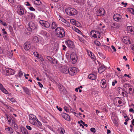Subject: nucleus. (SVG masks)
Here are the masks:
<instances>
[{
  "label": "nucleus",
  "mask_w": 134,
  "mask_h": 134,
  "mask_svg": "<svg viewBox=\"0 0 134 134\" xmlns=\"http://www.w3.org/2000/svg\"><path fill=\"white\" fill-rule=\"evenodd\" d=\"M54 32L56 36L59 38H63L65 35V30L62 27H57L55 29Z\"/></svg>",
  "instance_id": "f257e3e1"
},
{
  "label": "nucleus",
  "mask_w": 134,
  "mask_h": 134,
  "mask_svg": "<svg viewBox=\"0 0 134 134\" xmlns=\"http://www.w3.org/2000/svg\"><path fill=\"white\" fill-rule=\"evenodd\" d=\"M29 27L27 28V29L30 34L32 30H34L37 29L38 28V26L36 23L32 21L30 22L28 24Z\"/></svg>",
  "instance_id": "f03ea898"
},
{
  "label": "nucleus",
  "mask_w": 134,
  "mask_h": 134,
  "mask_svg": "<svg viewBox=\"0 0 134 134\" xmlns=\"http://www.w3.org/2000/svg\"><path fill=\"white\" fill-rule=\"evenodd\" d=\"M66 13L68 15L73 16L76 15L77 13V10L75 9L68 8L65 9Z\"/></svg>",
  "instance_id": "7ed1b4c3"
},
{
  "label": "nucleus",
  "mask_w": 134,
  "mask_h": 134,
  "mask_svg": "<svg viewBox=\"0 0 134 134\" xmlns=\"http://www.w3.org/2000/svg\"><path fill=\"white\" fill-rule=\"evenodd\" d=\"M78 57L76 54L72 53L70 55L71 62L73 64H75L76 62Z\"/></svg>",
  "instance_id": "20e7f679"
},
{
  "label": "nucleus",
  "mask_w": 134,
  "mask_h": 134,
  "mask_svg": "<svg viewBox=\"0 0 134 134\" xmlns=\"http://www.w3.org/2000/svg\"><path fill=\"white\" fill-rule=\"evenodd\" d=\"M77 70V69L75 67H70L69 69L68 73L70 75L73 76L76 73Z\"/></svg>",
  "instance_id": "39448f33"
},
{
  "label": "nucleus",
  "mask_w": 134,
  "mask_h": 134,
  "mask_svg": "<svg viewBox=\"0 0 134 134\" xmlns=\"http://www.w3.org/2000/svg\"><path fill=\"white\" fill-rule=\"evenodd\" d=\"M114 20L116 21L120 22L122 21V16L119 14H115L113 16Z\"/></svg>",
  "instance_id": "423d86ee"
},
{
  "label": "nucleus",
  "mask_w": 134,
  "mask_h": 134,
  "mask_svg": "<svg viewBox=\"0 0 134 134\" xmlns=\"http://www.w3.org/2000/svg\"><path fill=\"white\" fill-rule=\"evenodd\" d=\"M39 23L41 25L46 28H49L50 26V24L47 21L41 20L39 21Z\"/></svg>",
  "instance_id": "0eeeda50"
},
{
  "label": "nucleus",
  "mask_w": 134,
  "mask_h": 134,
  "mask_svg": "<svg viewBox=\"0 0 134 134\" xmlns=\"http://www.w3.org/2000/svg\"><path fill=\"white\" fill-rule=\"evenodd\" d=\"M67 45L68 47L71 48H73L75 47V46L74 44V42L70 40H68L66 41Z\"/></svg>",
  "instance_id": "6e6552de"
},
{
  "label": "nucleus",
  "mask_w": 134,
  "mask_h": 134,
  "mask_svg": "<svg viewBox=\"0 0 134 134\" xmlns=\"http://www.w3.org/2000/svg\"><path fill=\"white\" fill-rule=\"evenodd\" d=\"M61 115L65 120L69 121H70V117L68 114L64 113H62L61 114Z\"/></svg>",
  "instance_id": "1a4fd4ad"
},
{
  "label": "nucleus",
  "mask_w": 134,
  "mask_h": 134,
  "mask_svg": "<svg viewBox=\"0 0 134 134\" xmlns=\"http://www.w3.org/2000/svg\"><path fill=\"white\" fill-rule=\"evenodd\" d=\"M30 43L29 42H26L24 44V48L26 51L29 50L31 47Z\"/></svg>",
  "instance_id": "9d476101"
},
{
  "label": "nucleus",
  "mask_w": 134,
  "mask_h": 134,
  "mask_svg": "<svg viewBox=\"0 0 134 134\" xmlns=\"http://www.w3.org/2000/svg\"><path fill=\"white\" fill-rule=\"evenodd\" d=\"M101 86L103 88H105L107 87V84L106 80L104 79H102L101 81Z\"/></svg>",
  "instance_id": "9b49d317"
},
{
  "label": "nucleus",
  "mask_w": 134,
  "mask_h": 134,
  "mask_svg": "<svg viewBox=\"0 0 134 134\" xmlns=\"http://www.w3.org/2000/svg\"><path fill=\"white\" fill-rule=\"evenodd\" d=\"M69 68L65 66H63L62 67L61 70L63 73L67 74L68 72V70Z\"/></svg>",
  "instance_id": "f8f14e48"
},
{
  "label": "nucleus",
  "mask_w": 134,
  "mask_h": 134,
  "mask_svg": "<svg viewBox=\"0 0 134 134\" xmlns=\"http://www.w3.org/2000/svg\"><path fill=\"white\" fill-rule=\"evenodd\" d=\"M3 106L5 108L9 110L10 112H13L15 111V109L12 108L10 106L6 104H3Z\"/></svg>",
  "instance_id": "ddd939ff"
},
{
  "label": "nucleus",
  "mask_w": 134,
  "mask_h": 134,
  "mask_svg": "<svg viewBox=\"0 0 134 134\" xmlns=\"http://www.w3.org/2000/svg\"><path fill=\"white\" fill-rule=\"evenodd\" d=\"M107 67L103 65H102L98 69V71L99 73H101L105 70Z\"/></svg>",
  "instance_id": "4468645a"
},
{
  "label": "nucleus",
  "mask_w": 134,
  "mask_h": 134,
  "mask_svg": "<svg viewBox=\"0 0 134 134\" xmlns=\"http://www.w3.org/2000/svg\"><path fill=\"white\" fill-rule=\"evenodd\" d=\"M122 40L123 42L125 44L131 43L130 40L128 37H124Z\"/></svg>",
  "instance_id": "2eb2a0df"
},
{
  "label": "nucleus",
  "mask_w": 134,
  "mask_h": 134,
  "mask_svg": "<svg viewBox=\"0 0 134 134\" xmlns=\"http://www.w3.org/2000/svg\"><path fill=\"white\" fill-rule=\"evenodd\" d=\"M29 118V121L31 124L35 126L37 125V123L36 120L33 119H30V118Z\"/></svg>",
  "instance_id": "dca6fc26"
},
{
  "label": "nucleus",
  "mask_w": 134,
  "mask_h": 134,
  "mask_svg": "<svg viewBox=\"0 0 134 134\" xmlns=\"http://www.w3.org/2000/svg\"><path fill=\"white\" fill-rule=\"evenodd\" d=\"M58 24L56 22L53 21L52 23L51 28L52 29H55L58 27Z\"/></svg>",
  "instance_id": "f3484780"
},
{
  "label": "nucleus",
  "mask_w": 134,
  "mask_h": 134,
  "mask_svg": "<svg viewBox=\"0 0 134 134\" xmlns=\"http://www.w3.org/2000/svg\"><path fill=\"white\" fill-rule=\"evenodd\" d=\"M21 132L23 134H29L28 132L27 129L23 127H20Z\"/></svg>",
  "instance_id": "a211bd4d"
},
{
  "label": "nucleus",
  "mask_w": 134,
  "mask_h": 134,
  "mask_svg": "<svg viewBox=\"0 0 134 134\" xmlns=\"http://www.w3.org/2000/svg\"><path fill=\"white\" fill-rule=\"evenodd\" d=\"M24 13V11L23 7H19V8L18 11V13L20 15H23Z\"/></svg>",
  "instance_id": "6ab92c4d"
},
{
  "label": "nucleus",
  "mask_w": 134,
  "mask_h": 134,
  "mask_svg": "<svg viewBox=\"0 0 134 134\" xmlns=\"http://www.w3.org/2000/svg\"><path fill=\"white\" fill-rule=\"evenodd\" d=\"M41 33L42 35L47 38H49L50 37L49 33L46 31H41Z\"/></svg>",
  "instance_id": "aec40b11"
},
{
  "label": "nucleus",
  "mask_w": 134,
  "mask_h": 134,
  "mask_svg": "<svg viewBox=\"0 0 134 134\" xmlns=\"http://www.w3.org/2000/svg\"><path fill=\"white\" fill-rule=\"evenodd\" d=\"M23 89L25 92L27 94L29 95L30 93V91L27 87H22Z\"/></svg>",
  "instance_id": "412c9836"
},
{
  "label": "nucleus",
  "mask_w": 134,
  "mask_h": 134,
  "mask_svg": "<svg viewBox=\"0 0 134 134\" xmlns=\"http://www.w3.org/2000/svg\"><path fill=\"white\" fill-rule=\"evenodd\" d=\"M5 130L7 131L10 134L13 133V129L9 127L8 128H6Z\"/></svg>",
  "instance_id": "4be33fe9"
},
{
  "label": "nucleus",
  "mask_w": 134,
  "mask_h": 134,
  "mask_svg": "<svg viewBox=\"0 0 134 134\" xmlns=\"http://www.w3.org/2000/svg\"><path fill=\"white\" fill-rule=\"evenodd\" d=\"M89 55L92 59H95L96 57L94 54L91 51L88 52Z\"/></svg>",
  "instance_id": "5701e85b"
},
{
  "label": "nucleus",
  "mask_w": 134,
  "mask_h": 134,
  "mask_svg": "<svg viewBox=\"0 0 134 134\" xmlns=\"http://www.w3.org/2000/svg\"><path fill=\"white\" fill-rule=\"evenodd\" d=\"M27 16L30 19H34L35 18V15L33 13H28Z\"/></svg>",
  "instance_id": "b1692460"
},
{
  "label": "nucleus",
  "mask_w": 134,
  "mask_h": 134,
  "mask_svg": "<svg viewBox=\"0 0 134 134\" xmlns=\"http://www.w3.org/2000/svg\"><path fill=\"white\" fill-rule=\"evenodd\" d=\"M88 77L89 79L91 80H95L96 78V76L93 74H90Z\"/></svg>",
  "instance_id": "393cba45"
},
{
  "label": "nucleus",
  "mask_w": 134,
  "mask_h": 134,
  "mask_svg": "<svg viewBox=\"0 0 134 134\" xmlns=\"http://www.w3.org/2000/svg\"><path fill=\"white\" fill-rule=\"evenodd\" d=\"M36 121L37 122V126L40 129H42L41 127L42 126V123L37 119V120H36Z\"/></svg>",
  "instance_id": "a878e982"
},
{
  "label": "nucleus",
  "mask_w": 134,
  "mask_h": 134,
  "mask_svg": "<svg viewBox=\"0 0 134 134\" xmlns=\"http://www.w3.org/2000/svg\"><path fill=\"white\" fill-rule=\"evenodd\" d=\"M46 59L49 61V62L51 63H53L54 61V59L53 58H52L51 57L49 56H47L46 57Z\"/></svg>",
  "instance_id": "bb28decb"
},
{
  "label": "nucleus",
  "mask_w": 134,
  "mask_h": 134,
  "mask_svg": "<svg viewBox=\"0 0 134 134\" xmlns=\"http://www.w3.org/2000/svg\"><path fill=\"white\" fill-rule=\"evenodd\" d=\"M35 4L39 5L41 4V2L40 0H35L34 1Z\"/></svg>",
  "instance_id": "cd10ccee"
},
{
  "label": "nucleus",
  "mask_w": 134,
  "mask_h": 134,
  "mask_svg": "<svg viewBox=\"0 0 134 134\" xmlns=\"http://www.w3.org/2000/svg\"><path fill=\"white\" fill-rule=\"evenodd\" d=\"M29 118L30 119H33L36 120H37V117L34 115L30 114H29Z\"/></svg>",
  "instance_id": "c85d7f7f"
},
{
  "label": "nucleus",
  "mask_w": 134,
  "mask_h": 134,
  "mask_svg": "<svg viewBox=\"0 0 134 134\" xmlns=\"http://www.w3.org/2000/svg\"><path fill=\"white\" fill-rule=\"evenodd\" d=\"M12 126L15 129H18V126L14 122H12Z\"/></svg>",
  "instance_id": "c756f323"
},
{
  "label": "nucleus",
  "mask_w": 134,
  "mask_h": 134,
  "mask_svg": "<svg viewBox=\"0 0 134 134\" xmlns=\"http://www.w3.org/2000/svg\"><path fill=\"white\" fill-rule=\"evenodd\" d=\"M11 71V69L10 68L6 70V72L8 73V75H13L14 74V72H13L12 73H10Z\"/></svg>",
  "instance_id": "7c9ffc66"
},
{
  "label": "nucleus",
  "mask_w": 134,
  "mask_h": 134,
  "mask_svg": "<svg viewBox=\"0 0 134 134\" xmlns=\"http://www.w3.org/2000/svg\"><path fill=\"white\" fill-rule=\"evenodd\" d=\"M59 131L60 132V133L62 134H64L65 133L64 129L62 127H60L59 129Z\"/></svg>",
  "instance_id": "2f4dec72"
},
{
  "label": "nucleus",
  "mask_w": 134,
  "mask_h": 134,
  "mask_svg": "<svg viewBox=\"0 0 134 134\" xmlns=\"http://www.w3.org/2000/svg\"><path fill=\"white\" fill-rule=\"evenodd\" d=\"M97 14L98 15L101 16L102 14L103 15V13L102 10L99 9L97 11Z\"/></svg>",
  "instance_id": "473e14b6"
},
{
  "label": "nucleus",
  "mask_w": 134,
  "mask_h": 134,
  "mask_svg": "<svg viewBox=\"0 0 134 134\" xmlns=\"http://www.w3.org/2000/svg\"><path fill=\"white\" fill-rule=\"evenodd\" d=\"M94 43L96 45L98 46H100L101 45L99 41L97 40H95L94 41Z\"/></svg>",
  "instance_id": "72a5a7b5"
},
{
  "label": "nucleus",
  "mask_w": 134,
  "mask_h": 134,
  "mask_svg": "<svg viewBox=\"0 0 134 134\" xmlns=\"http://www.w3.org/2000/svg\"><path fill=\"white\" fill-rule=\"evenodd\" d=\"M33 41L35 42H38L39 40L38 37L36 36H34L33 38Z\"/></svg>",
  "instance_id": "f704fd0d"
},
{
  "label": "nucleus",
  "mask_w": 134,
  "mask_h": 134,
  "mask_svg": "<svg viewBox=\"0 0 134 134\" xmlns=\"http://www.w3.org/2000/svg\"><path fill=\"white\" fill-rule=\"evenodd\" d=\"M3 93L5 94H7L8 93V92L3 87L2 89L0 90Z\"/></svg>",
  "instance_id": "c9c22d12"
},
{
  "label": "nucleus",
  "mask_w": 134,
  "mask_h": 134,
  "mask_svg": "<svg viewBox=\"0 0 134 134\" xmlns=\"http://www.w3.org/2000/svg\"><path fill=\"white\" fill-rule=\"evenodd\" d=\"M7 99L13 103H14L16 102L15 100L13 98H8Z\"/></svg>",
  "instance_id": "e433bc0d"
},
{
  "label": "nucleus",
  "mask_w": 134,
  "mask_h": 134,
  "mask_svg": "<svg viewBox=\"0 0 134 134\" xmlns=\"http://www.w3.org/2000/svg\"><path fill=\"white\" fill-rule=\"evenodd\" d=\"M99 55L101 57L105 59V57L104 55V54L102 53L98 52Z\"/></svg>",
  "instance_id": "4c0bfd02"
},
{
  "label": "nucleus",
  "mask_w": 134,
  "mask_h": 134,
  "mask_svg": "<svg viewBox=\"0 0 134 134\" xmlns=\"http://www.w3.org/2000/svg\"><path fill=\"white\" fill-rule=\"evenodd\" d=\"M128 10L134 15V9L132 8H129Z\"/></svg>",
  "instance_id": "58836bf2"
},
{
  "label": "nucleus",
  "mask_w": 134,
  "mask_h": 134,
  "mask_svg": "<svg viewBox=\"0 0 134 134\" xmlns=\"http://www.w3.org/2000/svg\"><path fill=\"white\" fill-rule=\"evenodd\" d=\"M95 32V33H98V32L94 30H92L91 31L90 33V35L91 36H92V35Z\"/></svg>",
  "instance_id": "ea45409f"
},
{
  "label": "nucleus",
  "mask_w": 134,
  "mask_h": 134,
  "mask_svg": "<svg viewBox=\"0 0 134 134\" xmlns=\"http://www.w3.org/2000/svg\"><path fill=\"white\" fill-rule=\"evenodd\" d=\"M7 119L8 120V122H9L10 123L11 122V121L12 120V119L9 116H7Z\"/></svg>",
  "instance_id": "a19ab883"
},
{
  "label": "nucleus",
  "mask_w": 134,
  "mask_h": 134,
  "mask_svg": "<svg viewBox=\"0 0 134 134\" xmlns=\"http://www.w3.org/2000/svg\"><path fill=\"white\" fill-rule=\"evenodd\" d=\"M75 31H76V32H78V33L80 34H82L81 32V31L79 30L78 29L76 28L75 27Z\"/></svg>",
  "instance_id": "79ce46f5"
},
{
  "label": "nucleus",
  "mask_w": 134,
  "mask_h": 134,
  "mask_svg": "<svg viewBox=\"0 0 134 134\" xmlns=\"http://www.w3.org/2000/svg\"><path fill=\"white\" fill-rule=\"evenodd\" d=\"M122 95L124 97H126L127 98L128 97V95L126 94H125V93L124 92H122L121 93Z\"/></svg>",
  "instance_id": "37998d69"
},
{
  "label": "nucleus",
  "mask_w": 134,
  "mask_h": 134,
  "mask_svg": "<svg viewBox=\"0 0 134 134\" xmlns=\"http://www.w3.org/2000/svg\"><path fill=\"white\" fill-rule=\"evenodd\" d=\"M65 24V25L67 27H69L70 26V23L67 21H66Z\"/></svg>",
  "instance_id": "c03bdc74"
},
{
  "label": "nucleus",
  "mask_w": 134,
  "mask_h": 134,
  "mask_svg": "<svg viewBox=\"0 0 134 134\" xmlns=\"http://www.w3.org/2000/svg\"><path fill=\"white\" fill-rule=\"evenodd\" d=\"M71 23L73 24H75L76 21L74 19H71L70 20Z\"/></svg>",
  "instance_id": "a18cd8bd"
},
{
  "label": "nucleus",
  "mask_w": 134,
  "mask_h": 134,
  "mask_svg": "<svg viewBox=\"0 0 134 134\" xmlns=\"http://www.w3.org/2000/svg\"><path fill=\"white\" fill-rule=\"evenodd\" d=\"M18 75L19 77H21L23 75V72L21 71H20Z\"/></svg>",
  "instance_id": "49530a36"
},
{
  "label": "nucleus",
  "mask_w": 134,
  "mask_h": 134,
  "mask_svg": "<svg viewBox=\"0 0 134 134\" xmlns=\"http://www.w3.org/2000/svg\"><path fill=\"white\" fill-rule=\"evenodd\" d=\"M127 29L128 31H130L131 32L133 31V30L132 29V27L131 26H129L127 27Z\"/></svg>",
  "instance_id": "de8ad7c7"
},
{
  "label": "nucleus",
  "mask_w": 134,
  "mask_h": 134,
  "mask_svg": "<svg viewBox=\"0 0 134 134\" xmlns=\"http://www.w3.org/2000/svg\"><path fill=\"white\" fill-rule=\"evenodd\" d=\"M34 54L35 56L36 57H39V54L37 53V52H34Z\"/></svg>",
  "instance_id": "09e8293b"
},
{
  "label": "nucleus",
  "mask_w": 134,
  "mask_h": 134,
  "mask_svg": "<svg viewBox=\"0 0 134 134\" xmlns=\"http://www.w3.org/2000/svg\"><path fill=\"white\" fill-rule=\"evenodd\" d=\"M130 86V84L126 83L123 86V87H129Z\"/></svg>",
  "instance_id": "8fccbe9b"
},
{
  "label": "nucleus",
  "mask_w": 134,
  "mask_h": 134,
  "mask_svg": "<svg viewBox=\"0 0 134 134\" xmlns=\"http://www.w3.org/2000/svg\"><path fill=\"white\" fill-rule=\"evenodd\" d=\"M64 109L67 112H69V110L67 107H64Z\"/></svg>",
  "instance_id": "3c124183"
},
{
  "label": "nucleus",
  "mask_w": 134,
  "mask_h": 134,
  "mask_svg": "<svg viewBox=\"0 0 134 134\" xmlns=\"http://www.w3.org/2000/svg\"><path fill=\"white\" fill-rule=\"evenodd\" d=\"M91 131L93 133L96 132V129L94 128H91L90 129Z\"/></svg>",
  "instance_id": "603ef678"
},
{
  "label": "nucleus",
  "mask_w": 134,
  "mask_h": 134,
  "mask_svg": "<svg viewBox=\"0 0 134 134\" xmlns=\"http://www.w3.org/2000/svg\"><path fill=\"white\" fill-rule=\"evenodd\" d=\"M2 31L3 35H6L7 34V32L5 31V30L4 29H2Z\"/></svg>",
  "instance_id": "864d4df0"
},
{
  "label": "nucleus",
  "mask_w": 134,
  "mask_h": 134,
  "mask_svg": "<svg viewBox=\"0 0 134 134\" xmlns=\"http://www.w3.org/2000/svg\"><path fill=\"white\" fill-rule=\"evenodd\" d=\"M118 82L116 80H114V81H113L112 83V86H114L115 85V84H116Z\"/></svg>",
  "instance_id": "5fc2aeb1"
},
{
  "label": "nucleus",
  "mask_w": 134,
  "mask_h": 134,
  "mask_svg": "<svg viewBox=\"0 0 134 134\" xmlns=\"http://www.w3.org/2000/svg\"><path fill=\"white\" fill-rule=\"evenodd\" d=\"M29 8L31 11H35V9L34 8H33L32 7H29Z\"/></svg>",
  "instance_id": "6e6d98bb"
},
{
  "label": "nucleus",
  "mask_w": 134,
  "mask_h": 134,
  "mask_svg": "<svg viewBox=\"0 0 134 134\" xmlns=\"http://www.w3.org/2000/svg\"><path fill=\"white\" fill-rule=\"evenodd\" d=\"M26 127V128L29 130H32V128L30 126L27 125Z\"/></svg>",
  "instance_id": "4d7b16f0"
},
{
  "label": "nucleus",
  "mask_w": 134,
  "mask_h": 134,
  "mask_svg": "<svg viewBox=\"0 0 134 134\" xmlns=\"http://www.w3.org/2000/svg\"><path fill=\"white\" fill-rule=\"evenodd\" d=\"M56 108L60 111H62V109L60 107H59L57 105L56 106Z\"/></svg>",
  "instance_id": "13d9d810"
},
{
  "label": "nucleus",
  "mask_w": 134,
  "mask_h": 134,
  "mask_svg": "<svg viewBox=\"0 0 134 134\" xmlns=\"http://www.w3.org/2000/svg\"><path fill=\"white\" fill-rule=\"evenodd\" d=\"M132 89L131 88H129V94H131L132 93Z\"/></svg>",
  "instance_id": "bf43d9fd"
},
{
  "label": "nucleus",
  "mask_w": 134,
  "mask_h": 134,
  "mask_svg": "<svg viewBox=\"0 0 134 134\" xmlns=\"http://www.w3.org/2000/svg\"><path fill=\"white\" fill-rule=\"evenodd\" d=\"M96 33L94 32L92 35V36L94 38H97V36L96 35Z\"/></svg>",
  "instance_id": "052dcab7"
},
{
  "label": "nucleus",
  "mask_w": 134,
  "mask_h": 134,
  "mask_svg": "<svg viewBox=\"0 0 134 134\" xmlns=\"http://www.w3.org/2000/svg\"><path fill=\"white\" fill-rule=\"evenodd\" d=\"M0 23H1L4 26H6L7 24L5 22H3L1 20H0Z\"/></svg>",
  "instance_id": "680f3d73"
},
{
  "label": "nucleus",
  "mask_w": 134,
  "mask_h": 134,
  "mask_svg": "<svg viewBox=\"0 0 134 134\" xmlns=\"http://www.w3.org/2000/svg\"><path fill=\"white\" fill-rule=\"evenodd\" d=\"M37 83H38V85L39 86L42 88L43 87V86L42 85V84L40 82H37Z\"/></svg>",
  "instance_id": "e2e57ef3"
},
{
  "label": "nucleus",
  "mask_w": 134,
  "mask_h": 134,
  "mask_svg": "<svg viewBox=\"0 0 134 134\" xmlns=\"http://www.w3.org/2000/svg\"><path fill=\"white\" fill-rule=\"evenodd\" d=\"M114 52H115L116 51V49L115 47L113 45H112L111 46Z\"/></svg>",
  "instance_id": "0e129e2a"
},
{
  "label": "nucleus",
  "mask_w": 134,
  "mask_h": 134,
  "mask_svg": "<svg viewBox=\"0 0 134 134\" xmlns=\"http://www.w3.org/2000/svg\"><path fill=\"white\" fill-rule=\"evenodd\" d=\"M62 47H63V50L64 51L66 50V47L65 45H63L62 46Z\"/></svg>",
  "instance_id": "69168bd1"
},
{
  "label": "nucleus",
  "mask_w": 134,
  "mask_h": 134,
  "mask_svg": "<svg viewBox=\"0 0 134 134\" xmlns=\"http://www.w3.org/2000/svg\"><path fill=\"white\" fill-rule=\"evenodd\" d=\"M129 111L130 112H132L133 113H134V110L132 108H130L129 109Z\"/></svg>",
  "instance_id": "338daca9"
},
{
  "label": "nucleus",
  "mask_w": 134,
  "mask_h": 134,
  "mask_svg": "<svg viewBox=\"0 0 134 134\" xmlns=\"http://www.w3.org/2000/svg\"><path fill=\"white\" fill-rule=\"evenodd\" d=\"M4 87L3 85L0 83V90L2 89Z\"/></svg>",
  "instance_id": "774afa93"
}]
</instances>
